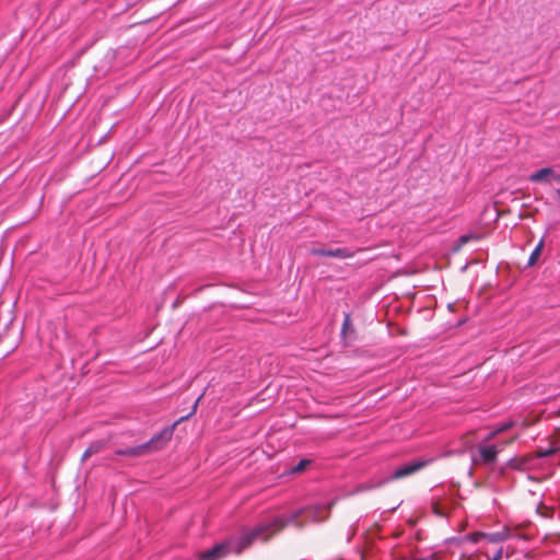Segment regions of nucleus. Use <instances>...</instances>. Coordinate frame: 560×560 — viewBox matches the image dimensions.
<instances>
[{"mask_svg":"<svg viewBox=\"0 0 560 560\" xmlns=\"http://www.w3.org/2000/svg\"><path fill=\"white\" fill-rule=\"evenodd\" d=\"M311 464L310 459L303 458L301 459L292 469L293 474H298L303 471Z\"/></svg>","mask_w":560,"mask_h":560,"instance_id":"obj_12","label":"nucleus"},{"mask_svg":"<svg viewBox=\"0 0 560 560\" xmlns=\"http://www.w3.org/2000/svg\"><path fill=\"white\" fill-rule=\"evenodd\" d=\"M349 329H352L351 316H350L349 313H346L345 314V318H343V323H342V327H341V336H342V338H346L347 332H348Z\"/></svg>","mask_w":560,"mask_h":560,"instance_id":"obj_11","label":"nucleus"},{"mask_svg":"<svg viewBox=\"0 0 560 560\" xmlns=\"http://www.w3.org/2000/svg\"><path fill=\"white\" fill-rule=\"evenodd\" d=\"M415 560H428V559L421 558V559H415Z\"/></svg>","mask_w":560,"mask_h":560,"instance_id":"obj_16","label":"nucleus"},{"mask_svg":"<svg viewBox=\"0 0 560 560\" xmlns=\"http://www.w3.org/2000/svg\"><path fill=\"white\" fill-rule=\"evenodd\" d=\"M352 256H353V253L347 248L330 249V257L343 259V258H351Z\"/></svg>","mask_w":560,"mask_h":560,"instance_id":"obj_9","label":"nucleus"},{"mask_svg":"<svg viewBox=\"0 0 560 560\" xmlns=\"http://www.w3.org/2000/svg\"><path fill=\"white\" fill-rule=\"evenodd\" d=\"M328 508L325 505H315L299 510L289 517L280 515L271 521L261 522L253 528H244L238 536L215 544L210 549L199 555V560H222L230 555H240L258 539L267 540L271 535L282 529L288 524L296 522L300 515H305L310 522H322L327 517Z\"/></svg>","mask_w":560,"mask_h":560,"instance_id":"obj_1","label":"nucleus"},{"mask_svg":"<svg viewBox=\"0 0 560 560\" xmlns=\"http://www.w3.org/2000/svg\"><path fill=\"white\" fill-rule=\"evenodd\" d=\"M203 394H201L195 401L192 408H191V411L187 415V416H184L182 418H179L175 423H173L171 427H167L165 429H163L161 432H159L158 434H155L154 436L151 438L150 441H148L147 443H143L141 445H138V446H133V447H128L126 450H121V451H118L117 454L119 455H125V456H139V455H142L151 445L158 443L160 440H165V441H168L171 440L172 435H173V432H174V429L176 427V424L180 421H184L186 419H188L191 415H194L196 412V409H197V405H198V401L200 400V398L202 397Z\"/></svg>","mask_w":560,"mask_h":560,"instance_id":"obj_2","label":"nucleus"},{"mask_svg":"<svg viewBox=\"0 0 560 560\" xmlns=\"http://www.w3.org/2000/svg\"><path fill=\"white\" fill-rule=\"evenodd\" d=\"M505 444L493 445L482 441L478 446V457H472L476 464H493L497 460L499 452L504 447Z\"/></svg>","mask_w":560,"mask_h":560,"instance_id":"obj_3","label":"nucleus"},{"mask_svg":"<svg viewBox=\"0 0 560 560\" xmlns=\"http://www.w3.org/2000/svg\"><path fill=\"white\" fill-rule=\"evenodd\" d=\"M103 444L101 442H96L91 444L82 455V460H85L89 456L94 453H97L102 448Z\"/></svg>","mask_w":560,"mask_h":560,"instance_id":"obj_10","label":"nucleus"},{"mask_svg":"<svg viewBox=\"0 0 560 560\" xmlns=\"http://www.w3.org/2000/svg\"><path fill=\"white\" fill-rule=\"evenodd\" d=\"M477 537H485L489 542H501L509 538L508 530L494 532V533H477L475 535L474 541H478Z\"/></svg>","mask_w":560,"mask_h":560,"instance_id":"obj_5","label":"nucleus"},{"mask_svg":"<svg viewBox=\"0 0 560 560\" xmlns=\"http://www.w3.org/2000/svg\"><path fill=\"white\" fill-rule=\"evenodd\" d=\"M310 254L313 255V256L330 257V249L312 248L310 250Z\"/></svg>","mask_w":560,"mask_h":560,"instance_id":"obj_13","label":"nucleus"},{"mask_svg":"<svg viewBox=\"0 0 560 560\" xmlns=\"http://www.w3.org/2000/svg\"><path fill=\"white\" fill-rule=\"evenodd\" d=\"M542 246H544V241L541 240V241H539V243L535 246V248L530 253L528 261H527L528 266H534L536 264V261L538 260V258L540 256Z\"/></svg>","mask_w":560,"mask_h":560,"instance_id":"obj_8","label":"nucleus"},{"mask_svg":"<svg viewBox=\"0 0 560 560\" xmlns=\"http://www.w3.org/2000/svg\"><path fill=\"white\" fill-rule=\"evenodd\" d=\"M513 425L512 422H505L501 425H498L495 429H493L492 431H490L486 438L483 439V442L485 443H489L490 441H492L498 434L502 433V432H505L506 430L511 429Z\"/></svg>","mask_w":560,"mask_h":560,"instance_id":"obj_6","label":"nucleus"},{"mask_svg":"<svg viewBox=\"0 0 560 560\" xmlns=\"http://www.w3.org/2000/svg\"><path fill=\"white\" fill-rule=\"evenodd\" d=\"M503 556V549L500 548L499 550H497V552L493 555V557H488V560H501Z\"/></svg>","mask_w":560,"mask_h":560,"instance_id":"obj_14","label":"nucleus"},{"mask_svg":"<svg viewBox=\"0 0 560 560\" xmlns=\"http://www.w3.org/2000/svg\"><path fill=\"white\" fill-rule=\"evenodd\" d=\"M427 463L428 462H425V460H411V462L405 463V464L400 465L399 467H397L392 472V475L386 479V481L401 479L407 476H410V475L415 474L416 471L420 470L421 468H423L427 465Z\"/></svg>","mask_w":560,"mask_h":560,"instance_id":"obj_4","label":"nucleus"},{"mask_svg":"<svg viewBox=\"0 0 560 560\" xmlns=\"http://www.w3.org/2000/svg\"><path fill=\"white\" fill-rule=\"evenodd\" d=\"M556 179H557L558 182H560V175H558V176L556 177Z\"/></svg>","mask_w":560,"mask_h":560,"instance_id":"obj_15","label":"nucleus"},{"mask_svg":"<svg viewBox=\"0 0 560 560\" xmlns=\"http://www.w3.org/2000/svg\"><path fill=\"white\" fill-rule=\"evenodd\" d=\"M553 174V170L551 167H542L538 170L537 172L533 173L529 176V179L534 183L541 182L546 179L548 176Z\"/></svg>","mask_w":560,"mask_h":560,"instance_id":"obj_7","label":"nucleus"}]
</instances>
